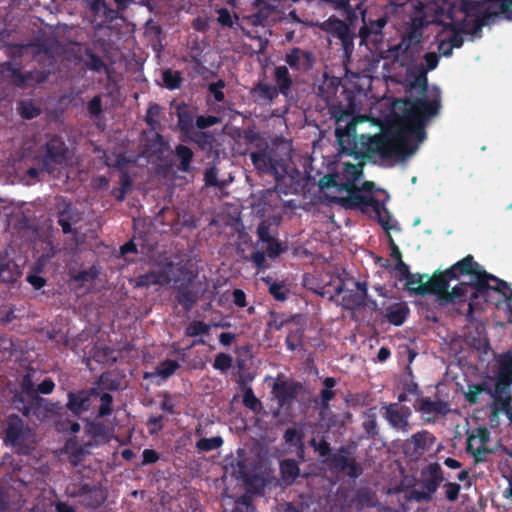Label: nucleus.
<instances>
[{"label":"nucleus","mask_w":512,"mask_h":512,"mask_svg":"<svg viewBox=\"0 0 512 512\" xmlns=\"http://www.w3.org/2000/svg\"><path fill=\"white\" fill-rule=\"evenodd\" d=\"M318 96L325 102L328 113L336 122L335 136L340 151L356 159L377 154L382 160L404 161L412 156L418 145L411 138L422 142L426 138L425 121L439 108L437 97L432 101L422 98L405 101L403 128L396 133L358 135L357 121L353 117L352 92L341 85L337 77H325L318 86Z\"/></svg>","instance_id":"f257e3e1"},{"label":"nucleus","mask_w":512,"mask_h":512,"mask_svg":"<svg viewBox=\"0 0 512 512\" xmlns=\"http://www.w3.org/2000/svg\"><path fill=\"white\" fill-rule=\"evenodd\" d=\"M446 274H449L454 280L459 279L461 276H470L473 279L470 282L459 283L465 285L462 291L467 300V308L462 310L458 307L457 312L465 315L467 322L474 320V313L476 311L483 310L484 304L489 302L493 292H498L507 300H512L510 285L506 281L488 273L470 254L446 269Z\"/></svg>","instance_id":"f03ea898"},{"label":"nucleus","mask_w":512,"mask_h":512,"mask_svg":"<svg viewBox=\"0 0 512 512\" xmlns=\"http://www.w3.org/2000/svg\"><path fill=\"white\" fill-rule=\"evenodd\" d=\"M322 1L330 4L335 10L340 11L344 17V20H340L332 16L327 20L326 25L330 34L340 40L344 59L350 60L354 51V39L357 36L355 29L359 20L358 13L351 7V0Z\"/></svg>","instance_id":"7ed1b4c3"},{"label":"nucleus","mask_w":512,"mask_h":512,"mask_svg":"<svg viewBox=\"0 0 512 512\" xmlns=\"http://www.w3.org/2000/svg\"><path fill=\"white\" fill-rule=\"evenodd\" d=\"M255 170L262 175H270L275 181L287 180L290 157L281 154L278 147L262 143L259 149L248 153Z\"/></svg>","instance_id":"20e7f679"},{"label":"nucleus","mask_w":512,"mask_h":512,"mask_svg":"<svg viewBox=\"0 0 512 512\" xmlns=\"http://www.w3.org/2000/svg\"><path fill=\"white\" fill-rule=\"evenodd\" d=\"M361 18L357 36L361 44H372L378 46L384 40V28L386 27L389 14L385 7L370 6L363 8L362 3H358L354 9Z\"/></svg>","instance_id":"39448f33"},{"label":"nucleus","mask_w":512,"mask_h":512,"mask_svg":"<svg viewBox=\"0 0 512 512\" xmlns=\"http://www.w3.org/2000/svg\"><path fill=\"white\" fill-rule=\"evenodd\" d=\"M454 280L444 271H435L434 274L427 278L426 286H421L418 293L421 296L431 294L436 295L442 305L452 304L457 306L467 305V300L463 295V284H457L449 291V283Z\"/></svg>","instance_id":"423d86ee"},{"label":"nucleus","mask_w":512,"mask_h":512,"mask_svg":"<svg viewBox=\"0 0 512 512\" xmlns=\"http://www.w3.org/2000/svg\"><path fill=\"white\" fill-rule=\"evenodd\" d=\"M345 191L347 197L342 199L345 207L359 210L362 213L373 212L382 228L386 231L390 230L391 215L382 202L373 195L364 194L358 186Z\"/></svg>","instance_id":"0eeeda50"},{"label":"nucleus","mask_w":512,"mask_h":512,"mask_svg":"<svg viewBox=\"0 0 512 512\" xmlns=\"http://www.w3.org/2000/svg\"><path fill=\"white\" fill-rule=\"evenodd\" d=\"M4 434L5 444L12 446L17 452L24 455L30 453L35 443L34 430L25 424L17 414H11L7 417Z\"/></svg>","instance_id":"6e6552de"},{"label":"nucleus","mask_w":512,"mask_h":512,"mask_svg":"<svg viewBox=\"0 0 512 512\" xmlns=\"http://www.w3.org/2000/svg\"><path fill=\"white\" fill-rule=\"evenodd\" d=\"M421 490L411 489L406 494L407 501L418 503L428 502L432 499L441 483L444 481L443 470L439 463H430L421 470Z\"/></svg>","instance_id":"1a4fd4ad"},{"label":"nucleus","mask_w":512,"mask_h":512,"mask_svg":"<svg viewBox=\"0 0 512 512\" xmlns=\"http://www.w3.org/2000/svg\"><path fill=\"white\" fill-rule=\"evenodd\" d=\"M41 164L43 169L52 173L57 166H62L69 159V148L62 137L53 135L41 147Z\"/></svg>","instance_id":"9d476101"},{"label":"nucleus","mask_w":512,"mask_h":512,"mask_svg":"<svg viewBox=\"0 0 512 512\" xmlns=\"http://www.w3.org/2000/svg\"><path fill=\"white\" fill-rule=\"evenodd\" d=\"M24 416H33L39 421H45L51 416H60L64 406L60 402H52L37 394L33 395L21 409Z\"/></svg>","instance_id":"9b49d317"},{"label":"nucleus","mask_w":512,"mask_h":512,"mask_svg":"<svg viewBox=\"0 0 512 512\" xmlns=\"http://www.w3.org/2000/svg\"><path fill=\"white\" fill-rule=\"evenodd\" d=\"M407 74L410 78H412V80L409 82L408 84V87L412 90V89H419V93L421 94V97L422 99H425L427 101H432L434 100L436 97L437 99L439 100V108L438 110H440L441 108V96H440V89L436 86H434L431 90V99H427L425 98V94L426 92L428 91V78H427V72H425V70L422 68V66H416V65H412L410 66L408 69H407ZM417 97H414L413 99H416ZM411 98H406L404 101H403V104L405 105V101L407 100H410ZM405 112V109L403 110V113ZM439 111H437V113L435 114L438 115ZM404 117V115L402 116V118ZM434 117V115H433ZM432 118L429 117L426 121H425V126L424 128L426 127V124L427 122ZM401 128H403V125L401 126ZM402 129H400L399 131H401Z\"/></svg>","instance_id":"f8f14e48"},{"label":"nucleus","mask_w":512,"mask_h":512,"mask_svg":"<svg viewBox=\"0 0 512 512\" xmlns=\"http://www.w3.org/2000/svg\"><path fill=\"white\" fill-rule=\"evenodd\" d=\"M383 417L388 422L389 426L402 433H408L411 430L410 418L412 410L405 405L398 403H388L382 406Z\"/></svg>","instance_id":"ddd939ff"},{"label":"nucleus","mask_w":512,"mask_h":512,"mask_svg":"<svg viewBox=\"0 0 512 512\" xmlns=\"http://www.w3.org/2000/svg\"><path fill=\"white\" fill-rule=\"evenodd\" d=\"M435 441L436 438L431 432L421 430L403 442L402 452L408 457L419 459L433 448Z\"/></svg>","instance_id":"4468645a"},{"label":"nucleus","mask_w":512,"mask_h":512,"mask_svg":"<svg viewBox=\"0 0 512 512\" xmlns=\"http://www.w3.org/2000/svg\"><path fill=\"white\" fill-rule=\"evenodd\" d=\"M349 454V448L341 446L337 453L331 455L327 464L331 468L342 472L349 478L356 479L362 475L363 469L356 459L349 457Z\"/></svg>","instance_id":"2eb2a0df"},{"label":"nucleus","mask_w":512,"mask_h":512,"mask_svg":"<svg viewBox=\"0 0 512 512\" xmlns=\"http://www.w3.org/2000/svg\"><path fill=\"white\" fill-rule=\"evenodd\" d=\"M54 216L56 217L58 225L61 227L64 234H77V230L72 228V225L80 221L78 210L72 203L65 198L57 201L54 206Z\"/></svg>","instance_id":"dca6fc26"},{"label":"nucleus","mask_w":512,"mask_h":512,"mask_svg":"<svg viewBox=\"0 0 512 512\" xmlns=\"http://www.w3.org/2000/svg\"><path fill=\"white\" fill-rule=\"evenodd\" d=\"M98 395L99 388L83 389L76 392L69 391L67 394L68 401L64 409L69 410L75 417H79L90 409L91 397Z\"/></svg>","instance_id":"f3484780"},{"label":"nucleus","mask_w":512,"mask_h":512,"mask_svg":"<svg viewBox=\"0 0 512 512\" xmlns=\"http://www.w3.org/2000/svg\"><path fill=\"white\" fill-rule=\"evenodd\" d=\"M284 60L293 71L307 72L313 68L315 57L310 51L293 47L286 52Z\"/></svg>","instance_id":"a211bd4d"},{"label":"nucleus","mask_w":512,"mask_h":512,"mask_svg":"<svg viewBox=\"0 0 512 512\" xmlns=\"http://www.w3.org/2000/svg\"><path fill=\"white\" fill-rule=\"evenodd\" d=\"M173 263L168 262L158 270H151L135 278V287L149 288L153 285H165L171 281L170 272Z\"/></svg>","instance_id":"6ab92c4d"},{"label":"nucleus","mask_w":512,"mask_h":512,"mask_svg":"<svg viewBox=\"0 0 512 512\" xmlns=\"http://www.w3.org/2000/svg\"><path fill=\"white\" fill-rule=\"evenodd\" d=\"M73 496L82 498V505L89 509H97L106 500V494L101 487L88 483L82 484Z\"/></svg>","instance_id":"aec40b11"},{"label":"nucleus","mask_w":512,"mask_h":512,"mask_svg":"<svg viewBox=\"0 0 512 512\" xmlns=\"http://www.w3.org/2000/svg\"><path fill=\"white\" fill-rule=\"evenodd\" d=\"M302 389L303 385L297 381H278L272 387L274 396L281 408L294 401Z\"/></svg>","instance_id":"412c9836"},{"label":"nucleus","mask_w":512,"mask_h":512,"mask_svg":"<svg viewBox=\"0 0 512 512\" xmlns=\"http://www.w3.org/2000/svg\"><path fill=\"white\" fill-rule=\"evenodd\" d=\"M286 180L275 181L273 188L265 189L261 192L259 198V205L262 209H276L280 206L281 195H287L290 191V185H287Z\"/></svg>","instance_id":"4be33fe9"},{"label":"nucleus","mask_w":512,"mask_h":512,"mask_svg":"<svg viewBox=\"0 0 512 512\" xmlns=\"http://www.w3.org/2000/svg\"><path fill=\"white\" fill-rule=\"evenodd\" d=\"M356 290H345L346 294L342 297L341 306L345 310H354L368 304V284L367 282L356 281Z\"/></svg>","instance_id":"5701e85b"},{"label":"nucleus","mask_w":512,"mask_h":512,"mask_svg":"<svg viewBox=\"0 0 512 512\" xmlns=\"http://www.w3.org/2000/svg\"><path fill=\"white\" fill-rule=\"evenodd\" d=\"M177 127L181 133L180 137H186L194 131V115L185 102L176 105Z\"/></svg>","instance_id":"b1692460"},{"label":"nucleus","mask_w":512,"mask_h":512,"mask_svg":"<svg viewBox=\"0 0 512 512\" xmlns=\"http://www.w3.org/2000/svg\"><path fill=\"white\" fill-rule=\"evenodd\" d=\"M345 291V282L340 276H333L330 280L319 286L314 292L322 297H327L330 302H337V297Z\"/></svg>","instance_id":"393cba45"},{"label":"nucleus","mask_w":512,"mask_h":512,"mask_svg":"<svg viewBox=\"0 0 512 512\" xmlns=\"http://www.w3.org/2000/svg\"><path fill=\"white\" fill-rule=\"evenodd\" d=\"M409 312L410 309L406 302H396L384 308L383 316L390 324L401 326L405 322Z\"/></svg>","instance_id":"a878e982"},{"label":"nucleus","mask_w":512,"mask_h":512,"mask_svg":"<svg viewBox=\"0 0 512 512\" xmlns=\"http://www.w3.org/2000/svg\"><path fill=\"white\" fill-rule=\"evenodd\" d=\"M0 75L3 78L10 79L17 87H23L32 79L31 72L22 73L20 68L16 67L9 61L0 63Z\"/></svg>","instance_id":"bb28decb"},{"label":"nucleus","mask_w":512,"mask_h":512,"mask_svg":"<svg viewBox=\"0 0 512 512\" xmlns=\"http://www.w3.org/2000/svg\"><path fill=\"white\" fill-rule=\"evenodd\" d=\"M175 300L182 306L184 311L190 312L198 301V292L190 287V285L180 283L175 289Z\"/></svg>","instance_id":"cd10ccee"},{"label":"nucleus","mask_w":512,"mask_h":512,"mask_svg":"<svg viewBox=\"0 0 512 512\" xmlns=\"http://www.w3.org/2000/svg\"><path fill=\"white\" fill-rule=\"evenodd\" d=\"M252 6L256 11L247 16V19L253 26L263 25L276 8L266 0H254Z\"/></svg>","instance_id":"c85d7f7f"},{"label":"nucleus","mask_w":512,"mask_h":512,"mask_svg":"<svg viewBox=\"0 0 512 512\" xmlns=\"http://www.w3.org/2000/svg\"><path fill=\"white\" fill-rule=\"evenodd\" d=\"M211 325L201 320L191 321L184 330L186 337L195 338L188 348L195 347L197 345H205L206 341L203 338H196L197 336L207 335L210 332Z\"/></svg>","instance_id":"c756f323"},{"label":"nucleus","mask_w":512,"mask_h":512,"mask_svg":"<svg viewBox=\"0 0 512 512\" xmlns=\"http://www.w3.org/2000/svg\"><path fill=\"white\" fill-rule=\"evenodd\" d=\"M362 174V164L344 163L342 171V178L344 179V182H341V189L348 190L357 186L355 182L362 177Z\"/></svg>","instance_id":"7c9ffc66"},{"label":"nucleus","mask_w":512,"mask_h":512,"mask_svg":"<svg viewBox=\"0 0 512 512\" xmlns=\"http://www.w3.org/2000/svg\"><path fill=\"white\" fill-rule=\"evenodd\" d=\"M422 28L423 25L420 19L413 20L411 27L403 35L402 41L399 46H404V50L406 51L413 46L419 45L423 38Z\"/></svg>","instance_id":"2f4dec72"},{"label":"nucleus","mask_w":512,"mask_h":512,"mask_svg":"<svg viewBox=\"0 0 512 512\" xmlns=\"http://www.w3.org/2000/svg\"><path fill=\"white\" fill-rule=\"evenodd\" d=\"M256 101L260 104H272L279 92L273 85L259 82L252 90Z\"/></svg>","instance_id":"473e14b6"},{"label":"nucleus","mask_w":512,"mask_h":512,"mask_svg":"<svg viewBox=\"0 0 512 512\" xmlns=\"http://www.w3.org/2000/svg\"><path fill=\"white\" fill-rule=\"evenodd\" d=\"M418 410L424 414L446 416L450 412V407L446 401L423 398Z\"/></svg>","instance_id":"72a5a7b5"},{"label":"nucleus","mask_w":512,"mask_h":512,"mask_svg":"<svg viewBox=\"0 0 512 512\" xmlns=\"http://www.w3.org/2000/svg\"><path fill=\"white\" fill-rule=\"evenodd\" d=\"M274 81L276 83L274 87L278 89V92L282 95H287L293 84L287 66L281 65L275 67Z\"/></svg>","instance_id":"f704fd0d"},{"label":"nucleus","mask_w":512,"mask_h":512,"mask_svg":"<svg viewBox=\"0 0 512 512\" xmlns=\"http://www.w3.org/2000/svg\"><path fill=\"white\" fill-rule=\"evenodd\" d=\"M279 468L282 481L286 485H291L300 474L297 461L291 458L280 461Z\"/></svg>","instance_id":"c9c22d12"},{"label":"nucleus","mask_w":512,"mask_h":512,"mask_svg":"<svg viewBox=\"0 0 512 512\" xmlns=\"http://www.w3.org/2000/svg\"><path fill=\"white\" fill-rule=\"evenodd\" d=\"M183 142L190 141L195 143L201 150L207 151L212 149L215 142L213 134L204 131H192L186 137H180Z\"/></svg>","instance_id":"e433bc0d"},{"label":"nucleus","mask_w":512,"mask_h":512,"mask_svg":"<svg viewBox=\"0 0 512 512\" xmlns=\"http://www.w3.org/2000/svg\"><path fill=\"white\" fill-rule=\"evenodd\" d=\"M337 384L336 379L333 377H326L323 380L324 388L320 392V400L316 403L319 405L322 412L330 408V401L335 397L336 393L333 387Z\"/></svg>","instance_id":"4c0bfd02"},{"label":"nucleus","mask_w":512,"mask_h":512,"mask_svg":"<svg viewBox=\"0 0 512 512\" xmlns=\"http://www.w3.org/2000/svg\"><path fill=\"white\" fill-rule=\"evenodd\" d=\"M362 428L365 432L366 438L376 439L379 435V427L377 423V415L375 408H369L363 414Z\"/></svg>","instance_id":"58836bf2"},{"label":"nucleus","mask_w":512,"mask_h":512,"mask_svg":"<svg viewBox=\"0 0 512 512\" xmlns=\"http://www.w3.org/2000/svg\"><path fill=\"white\" fill-rule=\"evenodd\" d=\"M283 439L288 446L294 447L298 453H304V432L302 430L294 427L287 428L283 434Z\"/></svg>","instance_id":"ea45409f"},{"label":"nucleus","mask_w":512,"mask_h":512,"mask_svg":"<svg viewBox=\"0 0 512 512\" xmlns=\"http://www.w3.org/2000/svg\"><path fill=\"white\" fill-rule=\"evenodd\" d=\"M263 282L268 286L269 293L277 301H285L288 298L289 289L284 281L275 282L270 276L263 278Z\"/></svg>","instance_id":"a19ab883"},{"label":"nucleus","mask_w":512,"mask_h":512,"mask_svg":"<svg viewBox=\"0 0 512 512\" xmlns=\"http://www.w3.org/2000/svg\"><path fill=\"white\" fill-rule=\"evenodd\" d=\"M175 156L180 162L179 169L182 172H189L191 169V162L194 157L192 149L186 145L178 144L175 147Z\"/></svg>","instance_id":"79ce46f5"},{"label":"nucleus","mask_w":512,"mask_h":512,"mask_svg":"<svg viewBox=\"0 0 512 512\" xmlns=\"http://www.w3.org/2000/svg\"><path fill=\"white\" fill-rule=\"evenodd\" d=\"M180 367L179 363L176 360L166 359L160 362L153 373H146L145 378H148L152 375L161 376L163 379H167L172 376L176 370Z\"/></svg>","instance_id":"37998d69"},{"label":"nucleus","mask_w":512,"mask_h":512,"mask_svg":"<svg viewBox=\"0 0 512 512\" xmlns=\"http://www.w3.org/2000/svg\"><path fill=\"white\" fill-rule=\"evenodd\" d=\"M162 82L164 87L168 90H176L181 87L183 78L179 71L166 69L162 72Z\"/></svg>","instance_id":"c03bdc74"},{"label":"nucleus","mask_w":512,"mask_h":512,"mask_svg":"<svg viewBox=\"0 0 512 512\" xmlns=\"http://www.w3.org/2000/svg\"><path fill=\"white\" fill-rule=\"evenodd\" d=\"M310 446L314 449L318 456L322 458L326 463H328V459L331 458L332 449L330 443L323 437L320 441H316L315 438H312L309 441Z\"/></svg>","instance_id":"a18cd8bd"},{"label":"nucleus","mask_w":512,"mask_h":512,"mask_svg":"<svg viewBox=\"0 0 512 512\" xmlns=\"http://www.w3.org/2000/svg\"><path fill=\"white\" fill-rule=\"evenodd\" d=\"M84 55L86 57L84 64L85 66L94 72H100L103 68H105V63L102 58L97 55L92 49L86 48L84 51Z\"/></svg>","instance_id":"49530a36"},{"label":"nucleus","mask_w":512,"mask_h":512,"mask_svg":"<svg viewBox=\"0 0 512 512\" xmlns=\"http://www.w3.org/2000/svg\"><path fill=\"white\" fill-rule=\"evenodd\" d=\"M243 405L255 414L263 409L262 402L255 396L251 387H247L243 394Z\"/></svg>","instance_id":"de8ad7c7"},{"label":"nucleus","mask_w":512,"mask_h":512,"mask_svg":"<svg viewBox=\"0 0 512 512\" xmlns=\"http://www.w3.org/2000/svg\"><path fill=\"white\" fill-rule=\"evenodd\" d=\"M177 272L178 274L175 278V282L177 284L184 283L191 285L197 277V272H195L192 269V266L187 263L180 265L177 269Z\"/></svg>","instance_id":"09e8293b"},{"label":"nucleus","mask_w":512,"mask_h":512,"mask_svg":"<svg viewBox=\"0 0 512 512\" xmlns=\"http://www.w3.org/2000/svg\"><path fill=\"white\" fill-rule=\"evenodd\" d=\"M223 439L220 436H215L211 438H201L196 442V448L199 451L209 452L215 449H218L222 446Z\"/></svg>","instance_id":"8fccbe9b"},{"label":"nucleus","mask_w":512,"mask_h":512,"mask_svg":"<svg viewBox=\"0 0 512 512\" xmlns=\"http://www.w3.org/2000/svg\"><path fill=\"white\" fill-rule=\"evenodd\" d=\"M424 278H428L427 274H411L409 277H407L405 286L407 290H409L412 294L420 295L418 293L419 288L421 286H426V281H424Z\"/></svg>","instance_id":"3c124183"},{"label":"nucleus","mask_w":512,"mask_h":512,"mask_svg":"<svg viewBox=\"0 0 512 512\" xmlns=\"http://www.w3.org/2000/svg\"><path fill=\"white\" fill-rule=\"evenodd\" d=\"M161 110L162 109L159 104L152 103L146 111L144 120L152 130H155L159 125L158 117L161 114Z\"/></svg>","instance_id":"603ef678"},{"label":"nucleus","mask_w":512,"mask_h":512,"mask_svg":"<svg viewBox=\"0 0 512 512\" xmlns=\"http://www.w3.org/2000/svg\"><path fill=\"white\" fill-rule=\"evenodd\" d=\"M59 252L57 246L54 245L51 239H44L41 242V254L38 256L45 262L49 263L52 258Z\"/></svg>","instance_id":"864d4df0"},{"label":"nucleus","mask_w":512,"mask_h":512,"mask_svg":"<svg viewBox=\"0 0 512 512\" xmlns=\"http://www.w3.org/2000/svg\"><path fill=\"white\" fill-rule=\"evenodd\" d=\"M204 183L207 187H217L219 189L224 187V182L218 180V169L216 166H211L205 169Z\"/></svg>","instance_id":"5fc2aeb1"},{"label":"nucleus","mask_w":512,"mask_h":512,"mask_svg":"<svg viewBox=\"0 0 512 512\" xmlns=\"http://www.w3.org/2000/svg\"><path fill=\"white\" fill-rule=\"evenodd\" d=\"M97 397L100 398V402H101L100 406H99V410H98V416L106 417V416L111 415L113 412V408H112L113 397L107 392H104V393L99 392V395Z\"/></svg>","instance_id":"6e6d98bb"},{"label":"nucleus","mask_w":512,"mask_h":512,"mask_svg":"<svg viewBox=\"0 0 512 512\" xmlns=\"http://www.w3.org/2000/svg\"><path fill=\"white\" fill-rule=\"evenodd\" d=\"M233 364V358L227 353H218L215 356L214 362H213V368L216 370L221 371L222 373L227 372Z\"/></svg>","instance_id":"4d7b16f0"},{"label":"nucleus","mask_w":512,"mask_h":512,"mask_svg":"<svg viewBox=\"0 0 512 512\" xmlns=\"http://www.w3.org/2000/svg\"><path fill=\"white\" fill-rule=\"evenodd\" d=\"M256 234L259 242L263 244L276 237L275 234L272 232L271 223H269L266 220H263L259 223L256 229Z\"/></svg>","instance_id":"13d9d810"},{"label":"nucleus","mask_w":512,"mask_h":512,"mask_svg":"<svg viewBox=\"0 0 512 512\" xmlns=\"http://www.w3.org/2000/svg\"><path fill=\"white\" fill-rule=\"evenodd\" d=\"M89 8L94 15H98L101 11H103L104 14L111 19H113L116 14V11L110 8L106 4L105 0H92L89 3Z\"/></svg>","instance_id":"bf43d9fd"},{"label":"nucleus","mask_w":512,"mask_h":512,"mask_svg":"<svg viewBox=\"0 0 512 512\" xmlns=\"http://www.w3.org/2000/svg\"><path fill=\"white\" fill-rule=\"evenodd\" d=\"M98 274V269L95 266H92L89 269L79 270L76 274L72 276V279L76 282L84 284L95 280Z\"/></svg>","instance_id":"052dcab7"},{"label":"nucleus","mask_w":512,"mask_h":512,"mask_svg":"<svg viewBox=\"0 0 512 512\" xmlns=\"http://www.w3.org/2000/svg\"><path fill=\"white\" fill-rule=\"evenodd\" d=\"M512 384V372L508 373L507 371H498L497 382L495 385V392L497 394H502L507 390Z\"/></svg>","instance_id":"680f3d73"},{"label":"nucleus","mask_w":512,"mask_h":512,"mask_svg":"<svg viewBox=\"0 0 512 512\" xmlns=\"http://www.w3.org/2000/svg\"><path fill=\"white\" fill-rule=\"evenodd\" d=\"M264 244H266V253L270 259H275L286 250V247L276 237Z\"/></svg>","instance_id":"e2e57ef3"},{"label":"nucleus","mask_w":512,"mask_h":512,"mask_svg":"<svg viewBox=\"0 0 512 512\" xmlns=\"http://www.w3.org/2000/svg\"><path fill=\"white\" fill-rule=\"evenodd\" d=\"M65 449L68 454L69 462L73 466H77L84 456V449L81 446L71 445L70 443L66 444Z\"/></svg>","instance_id":"0e129e2a"},{"label":"nucleus","mask_w":512,"mask_h":512,"mask_svg":"<svg viewBox=\"0 0 512 512\" xmlns=\"http://www.w3.org/2000/svg\"><path fill=\"white\" fill-rule=\"evenodd\" d=\"M303 331L296 329L288 333L285 339V344L288 350L295 351L302 345Z\"/></svg>","instance_id":"69168bd1"},{"label":"nucleus","mask_w":512,"mask_h":512,"mask_svg":"<svg viewBox=\"0 0 512 512\" xmlns=\"http://www.w3.org/2000/svg\"><path fill=\"white\" fill-rule=\"evenodd\" d=\"M97 384V388H99V390L104 389L114 391L119 387V382L116 379H113L111 374L108 372H104L100 375Z\"/></svg>","instance_id":"338daca9"},{"label":"nucleus","mask_w":512,"mask_h":512,"mask_svg":"<svg viewBox=\"0 0 512 512\" xmlns=\"http://www.w3.org/2000/svg\"><path fill=\"white\" fill-rule=\"evenodd\" d=\"M231 512H255L252 499L249 496H242L235 501L234 508Z\"/></svg>","instance_id":"774afa93"}]
</instances>
